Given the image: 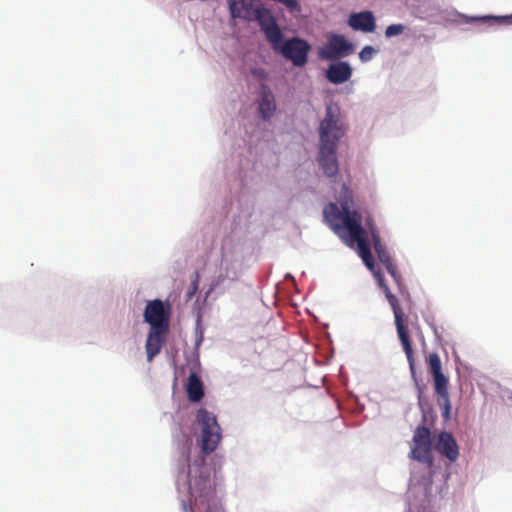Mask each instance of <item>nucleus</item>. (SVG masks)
<instances>
[{"instance_id": "obj_1", "label": "nucleus", "mask_w": 512, "mask_h": 512, "mask_svg": "<svg viewBox=\"0 0 512 512\" xmlns=\"http://www.w3.org/2000/svg\"><path fill=\"white\" fill-rule=\"evenodd\" d=\"M324 216L335 233L343 238L349 246L352 247L355 243L357 244L358 253L364 264L369 270L374 272L378 284L383 289L386 299L393 310L397 335L407 357L410 370L414 374L415 359L407 327V318L400 306L399 300L384 283L382 275L374 271L375 263L365 230L361 225L363 219L361 213L357 210H350L347 205H342L340 210L336 204L330 203L324 209Z\"/></svg>"}, {"instance_id": "obj_11", "label": "nucleus", "mask_w": 512, "mask_h": 512, "mask_svg": "<svg viewBox=\"0 0 512 512\" xmlns=\"http://www.w3.org/2000/svg\"><path fill=\"white\" fill-rule=\"evenodd\" d=\"M167 334L168 331L149 330L145 344L148 362H151L160 353Z\"/></svg>"}, {"instance_id": "obj_5", "label": "nucleus", "mask_w": 512, "mask_h": 512, "mask_svg": "<svg viewBox=\"0 0 512 512\" xmlns=\"http://www.w3.org/2000/svg\"><path fill=\"white\" fill-rule=\"evenodd\" d=\"M428 370L432 375L434 389L443 402V416L448 417L451 410V404L448 392V378L442 372V364L437 353H430L427 358Z\"/></svg>"}, {"instance_id": "obj_13", "label": "nucleus", "mask_w": 512, "mask_h": 512, "mask_svg": "<svg viewBox=\"0 0 512 512\" xmlns=\"http://www.w3.org/2000/svg\"><path fill=\"white\" fill-rule=\"evenodd\" d=\"M348 23L354 30L362 32H373L376 27L375 18L369 11L352 14Z\"/></svg>"}, {"instance_id": "obj_4", "label": "nucleus", "mask_w": 512, "mask_h": 512, "mask_svg": "<svg viewBox=\"0 0 512 512\" xmlns=\"http://www.w3.org/2000/svg\"><path fill=\"white\" fill-rule=\"evenodd\" d=\"M196 421L201 427L200 446L204 454L214 452L221 440L220 426L214 414L200 408L197 411Z\"/></svg>"}, {"instance_id": "obj_8", "label": "nucleus", "mask_w": 512, "mask_h": 512, "mask_svg": "<svg viewBox=\"0 0 512 512\" xmlns=\"http://www.w3.org/2000/svg\"><path fill=\"white\" fill-rule=\"evenodd\" d=\"M353 47L344 36L334 34L329 37L328 42L319 49L318 55L321 59L335 60L347 56L351 53Z\"/></svg>"}, {"instance_id": "obj_19", "label": "nucleus", "mask_w": 512, "mask_h": 512, "mask_svg": "<svg viewBox=\"0 0 512 512\" xmlns=\"http://www.w3.org/2000/svg\"><path fill=\"white\" fill-rule=\"evenodd\" d=\"M371 237H372V240H373V245H374V249H375V251L377 253V256H379L382 253L387 252L385 246L381 243L379 233H374L373 232V236H371Z\"/></svg>"}, {"instance_id": "obj_25", "label": "nucleus", "mask_w": 512, "mask_h": 512, "mask_svg": "<svg viewBox=\"0 0 512 512\" xmlns=\"http://www.w3.org/2000/svg\"><path fill=\"white\" fill-rule=\"evenodd\" d=\"M190 494H191L192 496H194V488H193V487H190Z\"/></svg>"}, {"instance_id": "obj_10", "label": "nucleus", "mask_w": 512, "mask_h": 512, "mask_svg": "<svg viewBox=\"0 0 512 512\" xmlns=\"http://www.w3.org/2000/svg\"><path fill=\"white\" fill-rule=\"evenodd\" d=\"M435 449L450 461H456L459 456L458 445L454 437L448 432H441Z\"/></svg>"}, {"instance_id": "obj_22", "label": "nucleus", "mask_w": 512, "mask_h": 512, "mask_svg": "<svg viewBox=\"0 0 512 512\" xmlns=\"http://www.w3.org/2000/svg\"><path fill=\"white\" fill-rule=\"evenodd\" d=\"M378 258H379V260H380V262H381L382 264H386V263H388V262L392 261V259H391V257H390V254L388 253V251H387V252H385V253L380 254V255L378 256Z\"/></svg>"}, {"instance_id": "obj_3", "label": "nucleus", "mask_w": 512, "mask_h": 512, "mask_svg": "<svg viewBox=\"0 0 512 512\" xmlns=\"http://www.w3.org/2000/svg\"><path fill=\"white\" fill-rule=\"evenodd\" d=\"M258 24L273 51L296 67L308 62L311 45L300 37L284 39V34L270 10L258 11Z\"/></svg>"}, {"instance_id": "obj_7", "label": "nucleus", "mask_w": 512, "mask_h": 512, "mask_svg": "<svg viewBox=\"0 0 512 512\" xmlns=\"http://www.w3.org/2000/svg\"><path fill=\"white\" fill-rule=\"evenodd\" d=\"M431 433L425 426H419L414 431L411 456L419 462L432 465Z\"/></svg>"}, {"instance_id": "obj_23", "label": "nucleus", "mask_w": 512, "mask_h": 512, "mask_svg": "<svg viewBox=\"0 0 512 512\" xmlns=\"http://www.w3.org/2000/svg\"><path fill=\"white\" fill-rule=\"evenodd\" d=\"M198 280H199V275L196 274V278L192 282V289H191V292H190V296H192L197 291V289H198Z\"/></svg>"}, {"instance_id": "obj_24", "label": "nucleus", "mask_w": 512, "mask_h": 512, "mask_svg": "<svg viewBox=\"0 0 512 512\" xmlns=\"http://www.w3.org/2000/svg\"><path fill=\"white\" fill-rule=\"evenodd\" d=\"M502 20H503V22H505L507 24H512V15L502 17Z\"/></svg>"}, {"instance_id": "obj_18", "label": "nucleus", "mask_w": 512, "mask_h": 512, "mask_svg": "<svg viewBox=\"0 0 512 512\" xmlns=\"http://www.w3.org/2000/svg\"><path fill=\"white\" fill-rule=\"evenodd\" d=\"M376 54V50L372 46H365L359 53V58L362 62L370 61L374 55Z\"/></svg>"}, {"instance_id": "obj_9", "label": "nucleus", "mask_w": 512, "mask_h": 512, "mask_svg": "<svg viewBox=\"0 0 512 512\" xmlns=\"http://www.w3.org/2000/svg\"><path fill=\"white\" fill-rule=\"evenodd\" d=\"M229 9L233 18L258 21V11L267 10L263 7L253 8L254 0H229Z\"/></svg>"}, {"instance_id": "obj_6", "label": "nucleus", "mask_w": 512, "mask_h": 512, "mask_svg": "<svg viewBox=\"0 0 512 512\" xmlns=\"http://www.w3.org/2000/svg\"><path fill=\"white\" fill-rule=\"evenodd\" d=\"M143 316L150 329L169 331L170 307H165L160 299L148 301Z\"/></svg>"}, {"instance_id": "obj_14", "label": "nucleus", "mask_w": 512, "mask_h": 512, "mask_svg": "<svg viewBox=\"0 0 512 512\" xmlns=\"http://www.w3.org/2000/svg\"><path fill=\"white\" fill-rule=\"evenodd\" d=\"M186 390L188 398L192 402H198L203 398V384L200 378L195 373H191L189 375Z\"/></svg>"}, {"instance_id": "obj_12", "label": "nucleus", "mask_w": 512, "mask_h": 512, "mask_svg": "<svg viewBox=\"0 0 512 512\" xmlns=\"http://www.w3.org/2000/svg\"><path fill=\"white\" fill-rule=\"evenodd\" d=\"M351 76L352 68L344 61L331 64L326 71V78L336 85L347 82Z\"/></svg>"}, {"instance_id": "obj_20", "label": "nucleus", "mask_w": 512, "mask_h": 512, "mask_svg": "<svg viewBox=\"0 0 512 512\" xmlns=\"http://www.w3.org/2000/svg\"><path fill=\"white\" fill-rule=\"evenodd\" d=\"M371 237H372V240H373V245H374V249H375V251L377 253V256H379L382 253L387 252L385 246L381 243L379 233H374L373 232V236H371Z\"/></svg>"}, {"instance_id": "obj_2", "label": "nucleus", "mask_w": 512, "mask_h": 512, "mask_svg": "<svg viewBox=\"0 0 512 512\" xmlns=\"http://www.w3.org/2000/svg\"><path fill=\"white\" fill-rule=\"evenodd\" d=\"M345 133L346 127L341 117L340 107L336 103H329L319 125L318 156L319 165L328 177L338 173L337 148Z\"/></svg>"}, {"instance_id": "obj_15", "label": "nucleus", "mask_w": 512, "mask_h": 512, "mask_svg": "<svg viewBox=\"0 0 512 512\" xmlns=\"http://www.w3.org/2000/svg\"><path fill=\"white\" fill-rule=\"evenodd\" d=\"M274 97L271 92H264L259 102V112L264 120H268L272 117L275 111Z\"/></svg>"}, {"instance_id": "obj_16", "label": "nucleus", "mask_w": 512, "mask_h": 512, "mask_svg": "<svg viewBox=\"0 0 512 512\" xmlns=\"http://www.w3.org/2000/svg\"><path fill=\"white\" fill-rule=\"evenodd\" d=\"M387 270V272L392 276V278L395 280L396 284L398 285L399 287V290H400V293L402 296H409V293L404 290L403 286H402V279H401V275L398 273L397 271V267L396 265L393 263V261H390L386 264H383Z\"/></svg>"}, {"instance_id": "obj_17", "label": "nucleus", "mask_w": 512, "mask_h": 512, "mask_svg": "<svg viewBox=\"0 0 512 512\" xmlns=\"http://www.w3.org/2000/svg\"><path fill=\"white\" fill-rule=\"evenodd\" d=\"M405 27L402 24H392L389 25L385 30V36L387 38H391L393 36H397L403 33Z\"/></svg>"}, {"instance_id": "obj_21", "label": "nucleus", "mask_w": 512, "mask_h": 512, "mask_svg": "<svg viewBox=\"0 0 512 512\" xmlns=\"http://www.w3.org/2000/svg\"><path fill=\"white\" fill-rule=\"evenodd\" d=\"M365 225L367 226L371 236H373V232L374 233H379L377 228H376V225L374 223V220H373V218L370 215H368L365 218Z\"/></svg>"}]
</instances>
